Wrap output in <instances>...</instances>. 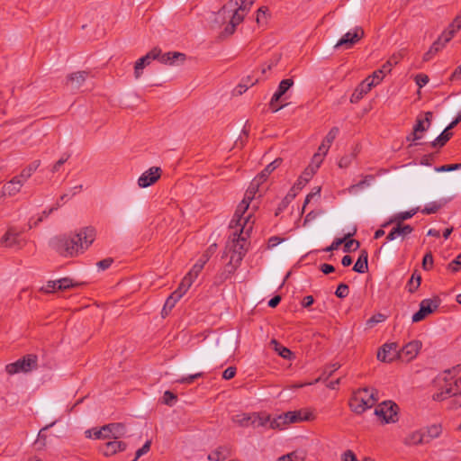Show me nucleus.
Here are the masks:
<instances>
[{"mask_svg":"<svg viewBox=\"0 0 461 461\" xmlns=\"http://www.w3.org/2000/svg\"><path fill=\"white\" fill-rule=\"evenodd\" d=\"M403 442L407 446L427 444L426 434L423 432V430L413 431L404 438Z\"/></svg>","mask_w":461,"mask_h":461,"instance_id":"obj_23","label":"nucleus"},{"mask_svg":"<svg viewBox=\"0 0 461 461\" xmlns=\"http://www.w3.org/2000/svg\"><path fill=\"white\" fill-rule=\"evenodd\" d=\"M104 430H108L110 438H113L115 439L120 438L126 434V428L122 423H110L104 425Z\"/></svg>","mask_w":461,"mask_h":461,"instance_id":"obj_27","label":"nucleus"},{"mask_svg":"<svg viewBox=\"0 0 461 461\" xmlns=\"http://www.w3.org/2000/svg\"><path fill=\"white\" fill-rule=\"evenodd\" d=\"M421 276L420 275L412 274L411 279L407 284V288L410 293H414L420 285Z\"/></svg>","mask_w":461,"mask_h":461,"instance_id":"obj_45","label":"nucleus"},{"mask_svg":"<svg viewBox=\"0 0 461 461\" xmlns=\"http://www.w3.org/2000/svg\"><path fill=\"white\" fill-rule=\"evenodd\" d=\"M161 176V169L158 167H152L144 173L138 179V185L140 188H146L156 183Z\"/></svg>","mask_w":461,"mask_h":461,"instance_id":"obj_16","label":"nucleus"},{"mask_svg":"<svg viewBox=\"0 0 461 461\" xmlns=\"http://www.w3.org/2000/svg\"><path fill=\"white\" fill-rule=\"evenodd\" d=\"M342 461H359L351 450L345 451L341 456Z\"/></svg>","mask_w":461,"mask_h":461,"instance_id":"obj_64","label":"nucleus"},{"mask_svg":"<svg viewBox=\"0 0 461 461\" xmlns=\"http://www.w3.org/2000/svg\"><path fill=\"white\" fill-rule=\"evenodd\" d=\"M293 413L296 416V421L302 422V421H309L315 419L314 414L312 411L308 409H301L298 411H294Z\"/></svg>","mask_w":461,"mask_h":461,"instance_id":"obj_41","label":"nucleus"},{"mask_svg":"<svg viewBox=\"0 0 461 461\" xmlns=\"http://www.w3.org/2000/svg\"><path fill=\"white\" fill-rule=\"evenodd\" d=\"M373 86H375L374 79H371V77H367L357 86L350 96V102L357 103L372 89Z\"/></svg>","mask_w":461,"mask_h":461,"instance_id":"obj_19","label":"nucleus"},{"mask_svg":"<svg viewBox=\"0 0 461 461\" xmlns=\"http://www.w3.org/2000/svg\"><path fill=\"white\" fill-rule=\"evenodd\" d=\"M364 37V31L360 27H356L354 30L348 32L341 39L335 44L334 48L350 49Z\"/></svg>","mask_w":461,"mask_h":461,"instance_id":"obj_11","label":"nucleus"},{"mask_svg":"<svg viewBox=\"0 0 461 461\" xmlns=\"http://www.w3.org/2000/svg\"><path fill=\"white\" fill-rule=\"evenodd\" d=\"M231 420L240 427H249L253 425V413H238Z\"/></svg>","mask_w":461,"mask_h":461,"instance_id":"obj_32","label":"nucleus"},{"mask_svg":"<svg viewBox=\"0 0 461 461\" xmlns=\"http://www.w3.org/2000/svg\"><path fill=\"white\" fill-rule=\"evenodd\" d=\"M58 283H59V286H58L59 290H66V289L74 287L76 285V284H74L73 281L69 278H61V279L58 280Z\"/></svg>","mask_w":461,"mask_h":461,"instance_id":"obj_54","label":"nucleus"},{"mask_svg":"<svg viewBox=\"0 0 461 461\" xmlns=\"http://www.w3.org/2000/svg\"><path fill=\"white\" fill-rule=\"evenodd\" d=\"M455 33H456V32L448 27L447 30L443 32L438 38H441V42L444 43V45H445L447 42H448L453 38Z\"/></svg>","mask_w":461,"mask_h":461,"instance_id":"obj_60","label":"nucleus"},{"mask_svg":"<svg viewBox=\"0 0 461 461\" xmlns=\"http://www.w3.org/2000/svg\"><path fill=\"white\" fill-rule=\"evenodd\" d=\"M438 307V300L424 299L420 303V309L412 315V322H419L424 320Z\"/></svg>","mask_w":461,"mask_h":461,"instance_id":"obj_12","label":"nucleus"},{"mask_svg":"<svg viewBox=\"0 0 461 461\" xmlns=\"http://www.w3.org/2000/svg\"><path fill=\"white\" fill-rule=\"evenodd\" d=\"M262 184L263 183L259 182V180L255 177L251 181L249 188L247 189L245 195H244V199H247L248 202L250 203L255 198L256 194L259 191V186Z\"/></svg>","mask_w":461,"mask_h":461,"instance_id":"obj_34","label":"nucleus"},{"mask_svg":"<svg viewBox=\"0 0 461 461\" xmlns=\"http://www.w3.org/2000/svg\"><path fill=\"white\" fill-rule=\"evenodd\" d=\"M355 232H356V230H354L353 233H348L343 237V239H346L345 241L343 242V244H344L343 250L346 253L355 251L359 248V242L356 240L350 239V237Z\"/></svg>","mask_w":461,"mask_h":461,"instance_id":"obj_35","label":"nucleus"},{"mask_svg":"<svg viewBox=\"0 0 461 461\" xmlns=\"http://www.w3.org/2000/svg\"><path fill=\"white\" fill-rule=\"evenodd\" d=\"M376 394L375 389L363 388L357 390L349 402L351 410L357 414L364 412L375 404L378 400Z\"/></svg>","mask_w":461,"mask_h":461,"instance_id":"obj_5","label":"nucleus"},{"mask_svg":"<svg viewBox=\"0 0 461 461\" xmlns=\"http://www.w3.org/2000/svg\"><path fill=\"white\" fill-rule=\"evenodd\" d=\"M192 285H193V282L190 280V277L185 276L183 278V280L181 281L177 290L182 292V294H185L188 291V289L191 287Z\"/></svg>","mask_w":461,"mask_h":461,"instance_id":"obj_58","label":"nucleus"},{"mask_svg":"<svg viewBox=\"0 0 461 461\" xmlns=\"http://www.w3.org/2000/svg\"><path fill=\"white\" fill-rule=\"evenodd\" d=\"M96 230L85 227L69 236L57 237L52 240L53 249L64 257H77L84 253L95 241Z\"/></svg>","mask_w":461,"mask_h":461,"instance_id":"obj_1","label":"nucleus"},{"mask_svg":"<svg viewBox=\"0 0 461 461\" xmlns=\"http://www.w3.org/2000/svg\"><path fill=\"white\" fill-rule=\"evenodd\" d=\"M282 159L276 158L269 163L257 176L259 182L264 183L267 181L270 174L281 165Z\"/></svg>","mask_w":461,"mask_h":461,"instance_id":"obj_30","label":"nucleus"},{"mask_svg":"<svg viewBox=\"0 0 461 461\" xmlns=\"http://www.w3.org/2000/svg\"><path fill=\"white\" fill-rule=\"evenodd\" d=\"M418 210V208H413L410 211L398 212L394 214L387 222L383 224V227H386L392 223L403 224L402 222L415 215Z\"/></svg>","mask_w":461,"mask_h":461,"instance_id":"obj_25","label":"nucleus"},{"mask_svg":"<svg viewBox=\"0 0 461 461\" xmlns=\"http://www.w3.org/2000/svg\"><path fill=\"white\" fill-rule=\"evenodd\" d=\"M302 457H300L297 453L292 452L287 455L281 456L278 461H301Z\"/></svg>","mask_w":461,"mask_h":461,"instance_id":"obj_62","label":"nucleus"},{"mask_svg":"<svg viewBox=\"0 0 461 461\" xmlns=\"http://www.w3.org/2000/svg\"><path fill=\"white\" fill-rule=\"evenodd\" d=\"M20 234L21 232L17 230L15 227H9L5 235L1 238V246L20 249L22 248Z\"/></svg>","mask_w":461,"mask_h":461,"instance_id":"obj_14","label":"nucleus"},{"mask_svg":"<svg viewBox=\"0 0 461 461\" xmlns=\"http://www.w3.org/2000/svg\"><path fill=\"white\" fill-rule=\"evenodd\" d=\"M314 175V169L311 167L310 169H305L303 174L299 176L297 181L292 186V188L288 191L285 197L280 203V210L285 208L297 195V194L303 189V187L309 182L312 176Z\"/></svg>","mask_w":461,"mask_h":461,"instance_id":"obj_7","label":"nucleus"},{"mask_svg":"<svg viewBox=\"0 0 461 461\" xmlns=\"http://www.w3.org/2000/svg\"><path fill=\"white\" fill-rule=\"evenodd\" d=\"M458 367L446 370L436 380L438 392L433 395L436 401H445L447 407L456 410L461 407V377H456Z\"/></svg>","mask_w":461,"mask_h":461,"instance_id":"obj_3","label":"nucleus"},{"mask_svg":"<svg viewBox=\"0 0 461 461\" xmlns=\"http://www.w3.org/2000/svg\"><path fill=\"white\" fill-rule=\"evenodd\" d=\"M415 82L420 88L424 86L429 82V77L425 74H418L415 77Z\"/></svg>","mask_w":461,"mask_h":461,"instance_id":"obj_63","label":"nucleus"},{"mask_svg":"<svg viewBox=\"0 0 461 461\" xmlns=\"http://www.w3.org/2000/svg\"><path fill=\"white\" fill-rule=\"evenodd\" d=\"M433 118L432 112L424 113V118L420 116L417 117L416 123L413 127V131L410 136L407 137L408 140L416 141L422 138V133L429 130L431 125Z\"/></svg>","mask_w":461,"mask_h":461,"instance_id":"obj_9","label":"nucleus"},{"mask_svg":"<svg viewBox=\"0 0 461 461\" xmlns=\"http://www.w3.org/2000/svg\"><path fill=\"white\" fill-rule=\"evenodd\" d=\"M433 267V256L431 252H428L423 257L422 267L424 270H429Z\"/></svg>","mask_w":461,"mask_h":461,"instance_id":"obj_53","label":"nucleus"},{"mask_svg":"<svg viewBox=\"0 0 461 461\" xmlns=\"http://www.w3.org/2000/svg\"><path fill=\"white\" fill-rule=\"evenodd\" d=\"M394 224L395 226L391 230V231L386 236L387 241H392L396 239H401L402 240H403L413 230V228L409 224Z\"/></svg>","mask_w":461,"mask_h":461,"instance_id":"obj_20","label":"nucleus"},{"mask_svg":"<svg viewBox=\"0 0 461 461\" xmlns=\"http://www.w3.org/2000/svg\"><path fill=\"white\" fill-rule=\"evenodd\" d=\"M38 366V358L35 355H27L17 361L5 366V371L13 375L19 373H28Z\"/></svg>","mask_w":461,"mask_h":461,"instance_id":"obj_6","label":"nucleus"},{"mask_svg":"<svg viewBox=\"0 0 461 461\" xmlns=\"http://www.w3.org/2000/svg\"><path fill=\"white\" fill-rule=\"evenodd\" d=\"M335 294L339 298H345L348 295V286L346 284H340L338 285Z\"/></svg>","mask_w":461,"mask_h":461,"instance_id":"obj_56","label":"nucleus"},{"mask_svg":"<svg viewBox=\"0 0 461 461\" xmlns=\"http://www.w3.org/2000/svg\"><path fill=\"white\" fill-rule=\"evenodd\" d=\"M270 345L273 347V349L283 358L289 359L291 357V350L281 345L276 339H272L270 341Z\"/></svg>","mask_w":461,"mask_h":461,"instance_id":"obj_36","label":"nucleus"},{"mask_svg":"<svg viewBox=\"0 0 461 461\" xmlns=\"http://www.w3.org/2000/svg\"><path fill=\"white\" fill-rule=\"evenodd\" d=\"M444 47V43L441 42V38H438L435 41L429 50L424 54L423 60L429 61L434 55H436L442 48Z\"/></svg>","mask_w":461,"mask_h":461,"instance_id":"obj_39","label":"nucleus"},{"mask_svg":"<svg viewBox=\"0 0 461 461\" xmlns=\"http://www.w3.org/2000/svg\"><path fill=\"white\" fill-rule=\"evenodd\" d=\"M255 0H230L216 14L214 23L225 25L221 32V38L232 35L236 27L243 21Z\"/></svg>","mask_w":461,"mask_h":461,"instance_id":"obj_2","label":"nucleus"},{"mask_svg":"<svg viewBox=\"0 0 461 461\" xmlns=\"http://www.w3.org/2000/svg\"><path fill=\"white\" fill-rule=\"evenodd\" d=\"M176 401V396L170 391H166L163 395V402L168 406H172Z\"/></svg>","mask_w":461,"mask_h":461,"instance_id":"obj_55","label":"nucleus"},{"mask_svg":"<svg viewBox=\"0 0 461 461\" xmlns=\"http://www.w3.org/2000/svg\"><path fill=\"white\" fill-rule=\"evenodd\" d=\"M389 72L390 71H386V69L384 68V65L382 66V68L380 69L375 70L372 74V76H370L371 79H374V81H375V86L378 85L384 79L385 75Z\"/></svg>","mask_w":461,"mask_h":461,"instance_id":"obj_50","label":"nucleus"},{"mask_svg":"<svg viewBox=\"0 0 461 461\" xmlns=\"http://www.w3.org/2000/svg\"><path fill=\"white\" fill-rule=\"evenodd\" d=\"M447 268L454 273L459 271L461 268V253L448 264Z\"/></svg>","mask_w":461,"mask_h":461,"instance_id":"obj_52","label":"nucleus"},{"mask_svg":"<svg viewBox=\"0 0 461 461\" xmlns=\"http://www.w3.org/2000/svg\"><path fill=\"white\" fill-rule=\"evenodd\" d=\"M150 446H151V441L150 440L146 441V443L142 446V447H140V449H138L136 451L135 458L132 461H137L141 456L147 454L150 449Z\"/></svg>","mask_w":461,"mask_h":461,"instance_id":"obj_57","label":"nucleus"},{"mask_svg":"<svg viewBox=\"0 0 461 461\" xmlns=\"http://www.w3.org/2000/svg\"><path fill=\"white\" fill-rule=\"evenodd\" d=\"M401 59V53L392 55L390 59L384 64V68L386 69V71H391L392 68L398 64Z\"/></svg>","mask_w":461,"mask_h":461,"instance_id":"obj_49","label":"nucleus"},{"mask_svg":"<svg viewBox=\"0 0 461 461\" xmlns=\"http://www.w3.org/2000/svg\"><path fill=\"white\" fill-rule=\"evenodd\" d=\"M59 207V204L58 203L55 207L50 208L49 211H44L41 216H39L37 219L31 218L29 221V228L32 229L38 225L39 222H41L44 217L49 216L52 212L57 210Z\"/></svg>","mask_w":461,"mask_h":461,"instance_id":"obj_47","label":"nucleus"},{"mask_svg":"<svg viewBox=\"0 0 461 461\" xmlns=\"http://www.w3.org/2000/svg\"><path fill=\"white\" fill-rule=\"evenodd\" d=\"M452 132L445 129L438 137H437L432 142L431 146L433 148H441L443 147L451 138Z\"/></svg>","mask_w":461,"mask_h":461,"instance_id":"obj_40","label":"nucleus"},{"mask_svg":"<svg viewBox=\"0 0 461 461\" xmlns=\"http://www.w3.org/2000/svg\"><path fill=\"white\" fill-rule=\"evenodd\" d=\"M249 203H250L248 202L247 199L243 198V200L238 205L234 217L230 221V227L231 229H240L245 221L246 222H251L252 225L254 224V221H251V214L249 213L248 215H245L247 210L249 207Z\"/></svg>","mask_w":461,"mask_h":461,"instance_id":"obj_10","label":"nucleus"},{"mask_svg":"<svg viewBox=\"0 0 461 461\" xmlns=\"http://www.w3.org/2000/svg\"><path fill=\"white\" fill-rule=\"evenodd\" d=\"M86 76L85 71L72 73L68 76L67 84L72 88H78L86 81Z\"/></svg>","mask_w":461,"mask_h":461,"instance_id":"obj_28","label":"nucleus"},{"mask_svg":"<svg viewBox=\"0 0 461 461\" xmlns=\"http://www.w3.org/2000/svg\"><path fill=\"white\" fill-rule=\"evenodd\" d=\"M160 55V49L154 48L145 56L139 59L134 65V77L136 79L140 78L143 73V69L150 64L154 59H157Z\"/></svg>","mask_w":461,"mask_h":461,"instance_id":"obj_13","label":"nucleus"},{"mask_svg":"<svg viewBox=\"0 0 461 461\" xmlns=\"http://www.w3.org/2000/svg\"><path fill=\"white\" fill-rule=\"evenodd\" d=\"M461 168V164H451V165H444L438 167H436L435 170L437 172H447L453 171Z\"/></svg>","mask_w":461,"mask_h":461,"instance_id":"obj_61","label":"nucleus"},{"mask_svg":"<svg viewBox=\"0 0 461 461\" xmlns=\"http://www.w3.org/2000/svg\"><path fill=\"white\" fill-rule=\"evenodd\" d=\"M161 63L166 65L182 64L185 60V55L181 52H167L157 58Z\"/></svg>","mask_w":461,"mask_h":461,"instance_id":"obj_21","label":"nucleus"},{"mask_svg":"<svg viewBox=\"0 0 461 461\" xmlns=\"http://www.w3.org/2000/svg\"><path fill=\"white\" fill-rule=\"evenodd\" d=\"M375 414L384 424L394 423L398 420V406L391 401L383 402L375 408Z\"/></svg>","mask_w":461,"mask_h":461,"instance_id":"obj_8","label":"nucleus"},{"mask_svg":"<svg viewBox=\"0 0 461 461\" xmlns=\"http://www.w3.org/2000/svg\"><path fill=\"white\" fill-rule=\"evenodd\" d=\"M104 426L101 429H94L86 431V435L87 438L95 437V438H110V434L108 430H104Z\"/></svg>","mask_w":461,"mask_h":461,"instance_id":"obj_43","label":"nucleus"},{"mask_svg":"<svg viewBox=\"0 0 461 461\" xmlns=\"http://www.w3.org/2000/svg\"><path fill=\"white\" fill-rule=\"evenodd\" d=\"M356 156H357V153L355 151L344 155L339 160L338 166L340 168H347V167H348L352 164V162L355 160Z\"/></svg>","mask_w":461,"mask_h":461,"instance_id":"obj_44","label":"nucleus"},{"mask_svg":"<svg viewBox=\"0 0 461 461\" xmlns=\"http://www.w3.org/2000/svg\"><path fill=\"white\" fill-rule=\"evenodd\" d=\"M285 412L283 414H280L279 416L274 418L270 421V428L273 429H279L283 430L286 429V427L289 425L288 420H286Z\"/></svg>","mask_w":461,"mask_h":461,"instance_id":"obj_37","label":"nucleus"},{"mask_svg":"<svg viewBox=\"0 0 461 461\" xmlns=\"http://www.w3.org/2000/svg\"><path fill=\"white\" fill-rule=\"evenodd\" d=\"M233 230L226 246L230 253V262L227 266L229 273L237 268L248 250V238L252 230V223L245 221L240 229Z\"/></svg>","mask_w":461,"mask_h":461,"instance_id":"obj_4","label":"nucleus"},{"mask_svg":"<svg viewBox=\"0 0 461 461\" xmlns=\"http://www.w3.org/2000/svg\"><path fill=\"white\" fill-rule=\"evenodd\" d=\"M268 16V8L266 6L260 7L257 12L256 22L258 24H265Z\"/></svg>","mask_w":461,"mask_h":461,"instance_id":"obj_48","label":"nucleus"},{"mask_svg":"<svg viewBox=\"0 0 461 461\" xmlns=\"http://www.w3.org/2000/svg\"><path fill=\"white\" fill-rule=\"evenodd\" d=\"M385 320V316L382 313L375 314L372 316L367 321L366 325L370 328H372L374 325L382 322Z\"/></svg>","mask_w":461,"mask_h":461,"instance_id":"obj_59","label":"nucleus"},{"mask_svg":"<svg viewBox=\"0 0 461 461\" xmlns=\"http://www.w3.org/2000/svg\"><path fill=\"white\" fill-rule=\"evenodd\" d=\"M421 342L420 340H412L407 343L401 350H400V359L405 361H411L417 357L420 348Z\"/></svg>","mask_w":461,"mask_h":461,"instance_id":"obj_17","label":"nucleus"},{"mask_svg":"<svg viewBox=\"0 0 461 461\" xmlns=\"http://www.w3.org/2000/svg\"><path fill=\"white\" fill-rule=\"evenodd\" d=\"M126 448V444L122 441H109L103 447L104 456H109L115 455L118 452L123 451Z\"/></svg>","mask_w":461,"mask_h":461,"instance_id":"obj_26","label":"nucleus"},{"mask_svg":"<svg viewBox=\"0 0 461 461\" xmlns=\"http://www.w3.org/2000/svg\"><path fill=\"white\" fill-rule=\"evenodd\" d=\"M368 269V254L367 251L363 249L360 252V255L353 267V270L355 272L363 274L366 273Z\"/></svg>","mask_w":461,"mask_h":461,"instance_id":"obj_29","label":"nucleus"},{"mask_svg":"<svg viewBox=\"0 0 461 461\" xmlns=\"http://www.w3.org/2000/svg\"><path fill=\"white\" fill-rule=\"evenodd\" d=\"M40 165H41L40 160L32 161L30 165H28L25 168H23L22 170V172L20 173V175H18V176L22 180L26 182L32 176V175L38 169Z\"/></svg>","mask_w":461,"mask_h":461,"instance_id":"obj_33","label":"nucleus"},{"mask_svg":"<svg viewBox=\"0 0 461 461\" xmlns=\"http://www.w3.org/2000/svg\"><path fill=\"white\" fill-rule=\"evenodd\" d=\"M441 206H442L441 203H439L438 202H432V203H428L422 209L421 212L425 214L435 213L441 208Z\"/></svg>","mask_w":461,"mask_h":461,"instance_id":"obj_51","label":"nucleus"},{"mask_svg":"<svg viewBox=\"0 0 461 461\" xmlns=\"http://www.w3.org/2000/svg\"><path fill=\"white\" fill-rule=\"evenodd\" d=\"M423 432H425L427 443H429L430 440L437 438L440 436L442 429L439 424H433L426 428V429L423 430Z\"/></svg>","mask_w":461,"mask_h":461,"instance_id":"obj_38","label":"nucleus"},{"mask_svg":"<svg viewBox=\"0 0 461 461\" xmlns=\"http://www.w3.org/2000/svg\"><path fill=\"white\" fill-rule=\"evenodd\" d=\"M294 85V81L291 78L284 79L279 83L278 88L276 92L273 95L270 106L274 112L279 111L282 106H276V104L279 101V99L287 92V90Z\"/></svg>","mask_w":461,"mask_h":461,"instance_id":"obj_18","label":"nucleus"},{"mask_svg":"<svg viewBox=\"0 0 461 461\" xmlns=\"http://www.w3.org/2000/svg\"><path fill=\"white\" fill-rule=\"evenodd\" d=\"M24 181L22 180L18 176H14L10 181H8L3 188L4 194L8 196H14L18 194L23 185H24Z\"/></svg>","mask_w":461,"mask_h":461,"instance_id":"obj_22","label":"nucleus"},{"mask_svg":"<svg viewBox=\"0 0 461 461\" xmlns=\"http://www.w3.org/2000/svg\"><path fill=\"white\" fill-rule=\"evenodd\" d=\"M327 154H323L322 152L319 151L315 153L312 157V163L309 165V167L306 169H310L312 167L314 169V173L316 170L320 167L321 164L323 161L324 157Z\"/></svg>","mask_w":461,"mask_h":461,"instance_id":"obj_46","label":"nucleus"},{"mask_svg":"<svg viewBox=\"0 0 461 461\" xmlns=\"http://www.w3.org/2000/svg\"><path fill=\"white\" fill-rule=\"evenodd\" d=\"M271 418L269 415L267 414H261V413H257V412H253V425L252 426H255V427H264L266 426L267 423L270 424V421H271Z\"/></svg>","mask_w":461,"mask_h":461,"instance_id":"obj_42","label":"nucleus"},{"mask_svg":"<svg viewBox=\"0 0 461 461\" xmlns=\"http://www.w3.org/2000/svg\"><path fill=\"white\" fill-rule=\"evenodd\" d=\"M400 359V350L396 343H386L377 352V359L382 362H392Z\"/></svg>","mask_w":461,"mask_h":461,"instance_id":"obj_15","label":"nucleus"},{"mask_svg":"<svg viewBox=\"0 0 461 461\" xmlns=\"http://www.w3.org/2000/svg\"><path fill=\"white\" fill-rule=\"evenodd\" d=\"M339 132V129L338 127H332L323 139L321 144L320 145L319 151L322 152L323 154H327L330 148V145L332 144L333 140L337 138Z\"/></svg>","mask_w":461,"mask_h":461,"instance_id":"obj_24","label":"nucleus"},{"mask_svg":"<svg viewBox=\"0 0 461 461\" xmlns=\"http://www.w3.org/2000/svg\"><path fill=\"white\" fill-rule=\"evenodd\" d=\"M230 456V449L227 446H221L212 452L208 458L212 461H221Z\"/></svg>","mask_w":461,"mask_h":461,"instance_id":"obj_31","label":"nucleus"}]
</instances>
